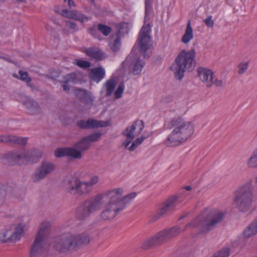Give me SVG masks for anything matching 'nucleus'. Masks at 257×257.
<instances>
[{"label":"nucleus","mask_w":257,"mask_h":257,"mask_svg":"<svg viewBox=\"0 0 257 257\" xmlns=\"http://www.w3.org/2000/svg\"><path fill=\"white\" fill-rule=\"evenodd\" d=\"M225 212L217 209H206L188 222L183 228L178 225L165 229L154 235L157 245L177 236L188 229H196L199 233L206 234L223 220Z\"/></svg>","instance_id":"1"},{"label":"nucleus","mask_w":257,"mask_h":257,"mask_svg":"<svg viewBox=\"0 0 257 257\" xmlns=\"http://www.w3.org/2000/svg\"><path fill=\"white\" fill-rule=\"evenodd\" d=\"M165 125L167 128L172 130L164 141L165 144L168 147H176L183 143L192 136L194 131L193 123L181 117L173 118Z\"/></svg>","instance_id":"2"},{"label":"nucleus","mask_w":257,"mask_h":257,"mask_svg":"<svg viewBox=\"0 0 257 257\" xmlns=\"http://www.w3.org/2000/svg\"><path fill=\"white\" fill-rule=\"evenodd\" d=\"M90 241V237L86 233L65 232L57 238L54 247L60 252H69L87 244Z\"/></svg>","instance_id":"3"},{"label":"nucleus","mask_w":257,"mask_h":257,"mask_svg":"<svg viewBox=\"0 0 257 257\" xmlns=\"http://www.w3.org/2000/svg\"><path fill=\"white\" fill-rule=\"evenodd\" d=\"M99 181V178L97 175L92 176L86 181H81L76 177H69L65 181V187L70 194L76 197H80L90 194Z\"/></svg>","instance_id":"4"},{"label":"nucleus","mask_w":257,"mask_h":257,"mask_svg":"<svg viewBox=\"0 0 257 257\" xmlns=\"http://www.w3.org/2000/svg\"><path fill=\"white\" fill-rule=\"evenodd\" d=\"M195 55L196 52L194 49L188 51L184 49L179 53L174 63L170 67L177 79H182L185 71L193 69L196 64Z\"/></svg>","instance_id":"5"},{"label":"nucleus","mask_w":257,"mask_h":257,"mask_svg":"<svg viewBox=\"0 0 257 257\" xmlns=\"http://www.w3.org/2000/svg\"><path fill=\"white\" fill-rule=\"evenodd\" d=\"M253 190L251 183H246L234 191L233 204L239 211L245 212L249 210L253 200Z\"/></svg>","instance_id":"6"},{"label":"nucleus","mask_w":257,"mask_h":257,"mask_svg":"<svg viewBox=\"0 0 257 257\" xmlns=\"http://www.w3.org/2000/svg\"><path fill=\"white\" fill-rule=\"evenodd\" d=\"M107 190L87 199L78 209L77 217L84 219L99 210L106 202Z\"/></svg>","instance_id":"7"},{"label":"nucleus","mask_w":257,"mask_h":257,"mask_svg":"<svg viewBox=\"0 0 257 257\" xmlns=\"http://www.w3.org/2000/svg\"><path fill=\"white\" fill-rule=\"evenodd\" d=\"M144 128V122L143 120H136L131 126L127 127L122 133L123 136L126 137L125 140L122 143V145L125 149L128 151H134L140 146L146 138L141 136L133 142L131 146H129L134 139L139 136Z\"/></svg>","instance_id":"8"},{"label":"nucleus","mask_w":257,"mask_h":257,"mask_svg":"<svg viewBox=\"0 0 257 257\" xmlns=\"http://www.w3.org/2000/svg\"><path fill=\"white\" fill-rule=\"evenodd\" d=\"M107 190L106 202L104 208L99 214V218L102 221H110L113 219L118 213L122 211L116 202Z\"/></svg>","instance_id":"9"},{"label":"nucleus","mask_w":257,"mask_h":257,"mask_svg":"<svg viewBox=\"0 0 257 257\" xmlns=\"http://www.w3.org/2000/svg\"><path fill=\"white\" fill-rule=\"evenodd\" d=\"M151 26L149 24L144 26L139 33L137 42L140 47V51L144 55L145 58H149L150 56V53L148 52L150 49L151 43Z\"/></svg>","instance_id":"10"},{"label":"nucleus","mask_w":257,"mask_h":257,"mask_svg":"<svg viewBox=\"0 0 257 257\" xmlns=\"http://www.w3.org/2000/svg\"><path fill=\"white\" fill-rule=\"evenodd\" d=\"M48 223L43 222L39 228L38 234L34 241L30 251V257H39L43 252L45 244V230Z\"/></svg>","instance_id":"11"},{"label":"nucleus","mask_w":257,"mask_h":257,"mask_svg":"<svg viewBox=\"0 0 257 257\" xmlns=\"http://www.w3.org/2000/svg\"><path fill=\"white\" fill-rule=\"evenodd\" d=\"M120 209L122 211L137 195L136 192H131L126 195L122 196L124 190L122 188H115L107 190Z\"/></svg>","instance_id":"12"},{"label":"nucleus","mask_w":257,"mask_h":257,"mask_svg":"<svg viewBox=\"0 0 257 257\" xmlns=\"http://www.w3.org/2000/svg\"><path fill=\"white\" fill-rule=\"evenodd\" d=\"M199 79L207 88L211 87L213 84L218 87H222L224 82L221 79L215 78L214 73L210 69L200 67L197 70Z\"/></svg>","instance_id":"13"},{"label":"nucleus","mask_w":257,"mask_h":257,"mask_svg":"<svg viewBox=\"0 0 257 257\" xmlns=\"http://www.w3.org/2000/svg\"><path fill=\"white\" fill-rule=\"evenodd\" d=\"M55 169V165L50 162L43 161L36 169L32 176L34 182H38L46 178Z\"/></svg>","instance_id":"14"},{"label":"nucleus","mask_w":257,"mask_h":257,"mask_svg":"<svg viewBox=\"0 0 257 257\" xmlns=\"http://www.w3.org/2000/svg\"><path fill=\"white\" fill-rule=\"evenodd\" d=\"M20 101L25 107L27 113L31 115H38L42 113V109L39 104L34 99L22 95L20 98Z\"/></svg>","instance_id":"15"},{"label":"nucleus","mask_w":257,"mask_h":257,"mask_svg":"<svg viewBox=\"0 0 257 257\" xmlns=\"http://www.w3.org/2000/svg\"><path fill=\"white\" fill-rule=\"evenodd\" d=\"M178 198L179 197L177 195L172 196L164 201L160 205L158 212L154 216V220H156L174 210L177 206Z\"/></svg>","instance_id":"16"},{"label":"nucleus","mask_w":257,"mask_h":257,"mask_svg":"<svg viewBox=\"0 0 257 257\" xmlns=\"http://www.w3.org/2000/svg\"><path fill=\"white\" fill-rule=\"evenodd\" d=\"M55 156L57 158L67 157L71 159H80L82 157L80 151L74 145L72 147L57 149L55 151Z\"/></svg>","instance_id":"17"},{"label":"nucleus","mask_w":257,"mask_h":257,"mask_svg":"<svg viewBox=\"0 0 257 257\" xmlns=\"http://www.w3.org/2000/svg\"><path fill=\"white\" fill-rule=\"evenodd\" d=\"M77 125L81 129H93L107 126L108 125V122L107 121L89 118L86 120H81L78 121L77 123Z\"/></svg>","instance_id":"18"},{"label":"nucleus","mask_w":257,"mask_h":257,"mask_svg":"<svg viewBox=\"0 0 257 257\" xmlns=\"http://www.w3.org/2000/svg\"><path fill=\"white\" fill-rule=\"evenodd\" d=\"M10 162L19 165H26L25 150L14 151L7 154Z\"/></svg>","instance_id":"19"},{"label":"nucleus","mask_w":257,"mask_h":257,"mask_svg":"<svg viewBox=\"0 0 257 257\" xmlns=\"http://www.w3.org/2000/svg\"><path fill=\"white\" fill-rule=\"evenodd\" d=\"M76 97L83 103L92 105L95 97L92 93L85 89H78L75 91Z\"/></svg>","instance_id":"20"},{"label":"nucleus","mask_w":257,"mask_h":257,"mask_svg":"<svg viewBox=\"0 0 257 257\" xmlns=\"http://www.w3.org/2000/svg\"><path fill=\"white\" fill-rule=\"evenodd\" d=\"M28 141L27 138H21L12 135L0 136V143L25 145Z\"/></svg>","instance_id":"21"},{"label":"nucleus","mask_w":257,"mask_h":257,"mask_svg":"<svg viewBox=\"0 0 257 257\" xmlns=\"http://www.w3.org/2000/svg\"><path fill=\"white\" fill-rule=\"evenodd\" d=\"M62 15L65 17L73 19L81 23H84L89 20V18L76 11H69L68 10H63Z\"/></svg>","instance_id":"22"},{"label":"nucleus","mask_w":257,"mask_h":257,"mask_svg":"<svg viewBox=\"0 0 257 257\" xmlns=\"http://www.w3.org/2000/svg\"><path fill=\"white\" fill-rule=\"evenodd\" d=\"M26 165L34 164L38 162L42 156V153L39 150L34 149L26 151Z\"/></svg>","instance_id":"23"},{"label":"nucleus","mask_w":257,"mask_h":257,"mask_svg":"<svg viewBox=\"0 0 257 257\" xmlns=\"http://www.w3.org/2000/svg\"><path fill=\"white\" fill-rule=\"evenodd\" d=\"M84 52L92 59L100 61L104 58L103 53L97 48H89L85 49Z\"/></svg>","instance_id":"24"},{"label":"nucleus","mask_w":257,"mask_h":257,"mask_svg":"<svg viewBox=\"0 0 257 257\" xmlns=\"http://www.w3.org/2000/svg\"><path fill=\"white\" fill-rule=\"evenodd\" d=\"M105 70L102 67H96L92 69L90 72V77L94 81L99 82L105 76Z\"/></svg>","instance_id":"25"},{"label":"nucleus","mask_w":257,"mask_h":257,"mask_svg":"<svg viewBox=\"0 0 257 257\" xmlns=\"http://www.w3.org/2000/svg\"><path fill=\"white\" fill-rule=\"evenodd\" d=\"M193 39V29L191 26L190 21H188L185 33L181 38V42L185 44H188Z\"/></svg>","instance_id":"26"},{"label":"nucleus","mask_w":257,"mask_h":257,"mask_svg":"<svg viewBox=\"0 0 257 257\" xmlns=\"http://www.w3.org/2000/svg\"><path fill=\"white\" fill-rule=\"evenodd\" d=\"M246 165L249 169L257 168V147L252 152L250 156L246 160Z\"/></svg>","instance_id":"27"},{"label":"nucleus","mask_w":257,"mask_h":257,"mask_svg":"<svg viewBox=\"0 0 257 257\" xmlns=\"http://www.w3.org/2000/svg\"><path fill=\"white\" fill-rule=\"evenodd\" d=\"M244 235L248 238L257 233V218L244 230Z\"/></svg>","instance_id":"28"},{"label":"nucleus","mask_w":257,"mask_h":257,"mask_svg":"<svg viewBox=\"0 0 257 257\" xmlns=\"http://www.w3.org/2000/svg\"><path fill=\"white\" fill-rule=\"evenodd\" d=\"M19 74H20L19 77L18 76L17 74L14 75V76L23 81L27 83V86L30 87L32 90H33L34 89V85L31 83V78L29 77L28 73L27 72L20 70L19 71Z\"/></svg>","instance_id":"29"},{"label":"nucleus","mask_w":257,"mask_h":257,"mask_svg":"<svg viewBox=\"0 0 257 257\" xmlns=\"http://www.w3.org/2000/svg\"><path fill=\"white\" fill-rule=\"evenodd\" d=\"M155 245H157L156 243L155 239L154 236H151L145 238L141 244V247L145 250L148 249L153 247Z\"/></svg>","instance_id":"30"},{"label":"nucleus","mask_w":257,"mask_h":257,"mask_svg":"<svg viewBox=\"0 0 257 257\" xmlns=\"http://www.w3.org/2000/svg\"><path fill=\"white\" fill-rule=\"evenodd\" d=\"M74 145L80 151L81 154L83 152L87 150L90 146V145H89L84 138L75 143Z\"/></svg>","instance_id":"31"},{"label":"nucleus","mask_w":257,"mask_h":257,"mask_svg":"<svg viewBox=\"0 0 257 257\" xmlns=\"http://www.w3.org/2000/svg\"><path fill=\"white\" fill-rule=\"evenodd\" d=\"M145 62L142 60L140 58H138L136 61L134 62L133 73L134 75L140 74L145 65Z\"/></svg>","instance_id":"32"},{"label":"nucleus","mask_w":257,"mask_h":257,"mask_svg":"<svg viewBox=\"0 0 257 257\" xmlns=\"http://www.w3.org/2000/svg\"><path fill=\"white\" fill-rule=\"evenodd\" d=\"M106 87V95L110 96L114 91L116 86V81L113 79H110L106 81L105 84Z\"/></svg>","instance_id":"33"},{"label":"nucleus","mask_w":257,"mask_h":257,"mask_svg":"<svg viewBox=\"0 0 257 257\" xmlns=\"http://www.w3.org/2000/svg\"><path fill=\"white\" fill-rule=\"evenodd\" d=\"M24 226L22 224H19L15 228V230H13V237L15 241L19 240L21 238L24 231Z\"/></svg>","instance_id":"34"},{"label":"nucleus","mask_w":257,"mask_h":257,"mask_svg":"<svg viewBox=\"0 0 257 257\" xmlns=\"http://www.w3.org/2000/svg\"><path fill=\"white\" fill-rule=\"evenodd\" d=\"M117 28L118 32L116 34L118 37H120L125 34H127L129 31L128 24L125 23L118 25Z\"/></svg>","instance_id":"35"},{"label":"nucleus","mask_w":257,"mask_h":257,"mask_svg":"<svg viewBox=\"0 0 257 257\" xmlns=\"http://www.w3.org/2000/svg\"><path fill=\"white\" fill-rule=\"evenodd\" d=\"M102 134L100 132H96L84 137L86 141L90 145L91 143L97 142L101 137Z\"/></svg>","instance_id":"36"},{"label":"nucleus","mask_w":257,"mask_h":257,"mask_svg":"<svg viewBox=\"0 0 257 257\" xmlns=\"http://www.w3.org/2000/svg\"><path fill=\"white\" fill-rule=\"evenodd\" d=\"M230 254V249L228 247H224L218 252L215 253L214 257H228Z\"/></svg>","instance_id":"37"},{"label":"nucleus","mask_w":257,"mask_h":257,"mask_svg":"<svg viewBox=\"0 0 257 257\" xmlns=\"http://www.w3.org/2000/svg\"><path fill=\"white\" fill-rule=\"evenodd\" d=\"M249 62L248 61H244L240 62L238 65V74L242 75L244 73L248 67Z\"/></svg>","instance_id":"38"},{"label":"nucleus","mask_w":257,"mask_h":257,"mask_svg":"<svg viewBox=\"0 0 257 257\" xmlns=\"http://www.w3.org/2000/svg\"><path fill=\"white\" fill-rule=\"evenodd\" d=\"M97 29L105 36H108L111 31L110 27L102 24H99L97 27Z\"/></svg>","instance_id":"39"},{"label":"nucleus","mask_w":257,"mask_h":257,"mask_svg":"<svg viewBox=\"0 0 257 257\" xmlns=\"http://www.w3.org/2000/svg\"><path fill=\"white\" fill-rule=\"evenodd\" d=\"M120 37H118L114 41L113 43L110 44V47L113 52L117 51L120 49Z\"/></svg>","instance_id":"40"},{"label":"nucleus","mask_w":257,"mask_h":257,"mask_svg":"<svg viewBox=\"0 0 257 257\" xmlns=\"http://www.w3.org/2000/svg\"><path fill=\"white\" fill-rule=\"evenodd\" d=\"M75 64L80 68H87L91 66V64L87 61L76 59L75 60Z\"/></svg>","instance_id":"41"},{"label":"nucleus","mask_w":257,"mask_h":257,"mask_svg":"<svg viewBox=\"0 0 257 257\" xmlns=\"http://www.w3.org/2000/svg\"><path fill=\"white\" fill-rule=\"evenodd\" d=\"M14 229V226L11 225L6 227L5 232L7 234V236H10V241H15L13 237V230Z\"/></svg>","instance_id":"42"},{"label":"nucleus","mask_w":257,"mask_h":257,"mask_svg":"<svg viewBox=\"0 0 257 257\" xmlns=\"http://www.w3.org/2000/svg\"><path fill=\"white\" fill-rule=\"evenodd\" d=\"M124 90V86L122 84L119 85L116 90L114 92L115 98L117 99L121 97Z\"/></svg>","instance_id":"43"},{"label":"nucleus","mask_w":257,"mask_h":257,"mask_svg":"<svg viewBox=\"0 0 257 257\" xmlns=\"http://www.w3.org/2000/svg\"><path fill=\"white\" fill-rule=\"evenodd\" d=\"M70 75H67L64 77V81L62 84V87H63V89L65 91H69L70 90V87L69 85L68 84V83L70 81Z\"/></svg>","instance_id":"44"},{"label":"nucleus","mask_w":257,"mask_h":257,"mask_svg":"<svg viewBox=\"0 0 257 257\" xmlns=\"http://www.w3.org/2000/svg\"><path fill=\"white\" fill-rule=\"evenodd\" d=\"M65 26L66 27L73 30V32H75L78 30L76 24L75 22L71 21H67L65 22Z\"/></svg>","instance_id":"45"},{"label":"nucleus","mask_w":257,"mask_h":257,"mask_svg":"<svg viewBox=\"0 0 257 257\" xmlns=\"http://www.w3.org/2000/svg\"><path fill=\"white\" fill-rule=\"evenodd\" d=\"M204 22L209 28H212L214 26V23L211 16H209L205 20H204Z\"/></svg>","instance_id":"46"},{"label":"nucleus","mask_w":257,"mask_h":257,"mask_svg":"<svg viewBox=\"0 0 257 257\" xmlns=\"http://www.w3.org/2000/svg\"><path fill=\"white\" fill-rule=\"evenodd\" d=\"M10 241V236H7V234L4 231L0 233V241L3 242H7Z\"/></svg>","instance_id":"47"},{"label":"nucleus","mask_w":257,"mask_h":257,"mask_svg":"<svg viewBox=\"0 0 257 257\" xmlns=\"http://www.w3.org/2000/svg\"><path fill=\"white\" fill-rule=\"evenodd\" d=\"M64 2H68V5L70 8L75 7V3L72 0H64Z\"/></svg>","instance_id":"48"},{"label":"nucleus","mask_w":257,"mask_h":257,"mask_svg":"<svg viewBox=\"0 0 257 257\" xmlns=\"http://www.w3.org/2000/svg\"><path fill=\"white\" fill-rule=\"evenodd\" d=\"M96 32H97V29L95 27H92L88 30L89 33H90V34H91L92 35H95Z\"/></svg>","instance_id":"49"},{"label":"nucleus","mask_w":257,"mask_h":257,"mask_svg":"<svg viewBox=\"0 0 257 257\" xmlns=\"http://www.w3.org/2000/svg\"><path fill=\"white\" fill-rule=\"evenodd\" d=\"M151 5V0H145V6H146V13L148 11V8Z\"/></svg>","instance_id":"50"},{"label":"nucleus","mask_w":257,"mask_h":257,"mask_svg":"<svg viewBox=\"0 0 257 257\" xmlns=\"http://www.w3.org/2000/svg\"><path fill=\"white\" fill-rule=\"evenodd\" d=\"M183 188L185 190L189 191H191L192 189V188L191 186H185Z\"/></svg>","instance_id":"51"},{"label":"nucleus","mask_w":257,"mask_h":257,"mask_svg":"<svg viewBox=\"0 0 257 257\" xmlns=\"http://www.w3.org/2000/svg\"><path fill=\"white\" fill-rule=\"evenodd\" d=\"M189 194L186 193L185 190H183L181 192V195L184 196L185 197H187L188 196Z\"/></svg>","instance_id":"52"},{"label":"nucleus","mask_w":257,"mask_h":257,"mask_svg":"<svg viewBox=\"0 0 257 257\" xmlns=\"http://www.w3.org/2000/svg\"><path fill=\"white\" fill-rule=\"evenodd\" d=\"M0 59L5 60H6L7 61H9V62L10 61V59L9 58H7L6 57H4V56H2L1 55H0Z\"/></svg>","instance_id":"53"},{"label":"nucleus","mask_w":257,"mask_h":257,"mask_svg":"<svg viewBox=\"0 0 257 257\" xmlns=\"http://www.w3.org/2000/svg\"><path fill=\"white\" fill-rule=\"evenodd\" d=\"M188 213H186V214H185L184 215H183L182 216H181L180 217V219H182L188 216Z\"/></svg>","instance_id":"54"},{"label":"nucleus","mask_w":257,"mask_h":257,"mask_svg":"<svg viewBox=\"0 0 257 257\" xmlns=\"http://www.w3.org/2000/svg\"><path fill=\"white\" fill-rule=\"evenodd\" d=\"M18 3H25L26 0H15Z\"/></svg>","instance_id":"55"},{"label":"nucleus","mask_w":257,"mask_h":257,"mask_svg":"<svg viewBox=\"0 0 257 257\" xmlns=\"http://www.w3.org/2000/svg\"><path fill=\"white\" fill-rule=\"evenodd\" d=\"M134 49H135V48H134L133 49V50H132V51L131 53V55H133V54Z\"/></svg>","instance_id":"56"},{"label":"nucleus","mask_w":257,"mask_h":257,"mask_svg":"<svg viewBox=\"0 0 257 257\" xmlns=\"http://www.w3.org/2000/svg\"><path fill=\"white\" fill-rule=\"evenodd\" d=\"M62 31H63L64 33H66V31H65V29H62Z\"/></svg>","instance_id":"57"},{"label":"nucleus","mask_w":257,"mask_h":257,"mask_svg":"<svg viewBox=\"0 0 257 257\" xmlns=\"http://www.w3.org/2000/svg\"><path fill=\"white\" fill-rule=\"evenodd\" d=\"M255 182L257 184V176L256 177L255 179Z\"/></svg>","instance_id":"58"},{"label":"nucleus","mask_w":257,"mask_h":257,"mask_svg":"<svg viewBox=\"0 0 257 257\" xmlns=\"http://www.w3.org/2000/svg\"><path fill=\"white\" fill-rule=\"evenodd\" d=\"M92 1H93L94 0H91Z\"/></svg>","instance_id":"59"}]
</instances>
